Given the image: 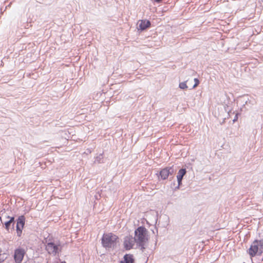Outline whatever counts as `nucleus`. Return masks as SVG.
Returning a JSON list of instances; mask_svg holds the SVG:
<instances>
[{"label": "nucleus", "instance_id": "nucleus-8", "mask_svg": "<svg viewBox=\"0 0 263 263\" xmlns=\"http://www.w3.org/2000/svg\"><path fill=\"white\" fill-rule=\"evenodd\" d=\"M7 218L9 219V220L8 221L3 222L2 217H0V219H1L2 223H3L5 225V229L7 231H9L10 228L12 230H14V225L15 224V221L14 220V217H10L8 216L7 217Z\"/></svg>", "mask_w": 263, "mask_h": 263}, {"label": "nucleus", "instance_id": "nucleus-6", "mask_svg": "<svg viewBox=\"0 0 263 263\" xmlns=\"http://www.w3.org/2000/svg\"><path fill=\"white\" fill-rule=\"evenodd\" d=\"M46 250L48 253L53 255H56L60 251L59 247L53 242H49L46 246Z\"/></svg>", "mask_w": 263, "mask_h": 263}, {"label": "nucleus", "instance_id": "nucleus-9", "mask_svg": "<svg viewBox=\"0 0 263 263\" xmlns=\"http://www.w3.org/2000/svg\"><path fill=\"white\" fill-rule=\"evenodd\" d=\"M186 173V171L185 168H181L177 176V181H178V186L176 187L175 189H179L180 185L182 184V180L183 176L185 175Z\"/></svg>", "mask_w": 263, "mask_h": 263}, {"label": "nucleus", "instance_id": "nucleus-16", "mask_svg": "<svg viewBox=\"0 0 263 263\" xmlns=\"http://www.w3.org/2000/svg\"><path fill=\"white\" fill-rule=\"evenodd\" d=\"M16 232H17V236H21V234L22 233V229H21L20 228L18 227V226L16 227Z\"/></svg>", "mask_w": 263, "mask_h": 263}, {"label": "nucleus", "instance_id": "nucleus-18", "mask_svg": "<svg viewBox=\"0 0 263 263\" xmlns=\"http://www.w3.org/2000/svg\"><path fill=\"white\" fill-rule=\"evenodd\" d=\"M237 119H238V117H237V115H236L234 119H233V122H235L237 120Z\"/></svg>", "mask_w": 263, "mask_h": 263}, {"label": "nucleus", "instance_id": "nucleus-12", "mask_svg": "<svg viewBox=\"0 0 263 263\" xmlns=\"http://www.w3.org/2000/svg\"><path fill=\"white\" fill-rule=\"evenodd\" d=\"M25 222V217L24 216L22 215L18 217L17 219L16 227L18 226L21 229H23Z\"/></svg>", "mask_w": 263, "mask_h": 263}, {"label": "nucleus", "instance_id": "nucleus-3", "mask_svg": "<svg viewBox=\"0 0 263 263\" xmlns=\"http://www.w3.org/2000/svg\"><path fill=\"white\" fill-rule=\"evenodd\" d=\"M259 240H254L249 249V254L251 257H254L259 254Z\"/></svg>", "mask_w": 263, "mask_h": 263}, {"label": "nucleus", "instance_id": "nucleus-19", "mask_svg": "<svg viewBox=\"0 0 263 263\" xmlns=\"http://www.w3.org/2000/svg\"><path fill=\"white\" fill-rule=\"evenodd\" d=\"M155 2L157 3H160L162 2V0H154Z\"/></svg>", "mask_w": 263, "mask_h": 263}, {"label": "nucleus", "instance_id": "nucleus-2", "mask_svg": "<svg viewBox=\"0 0 263 263\" xmlns=\"http://www.w3.org/2000/svg\"><path fill=\"white\" fill-rule=\"evenodd\" d=\"M118 237L112 233L104 234L102 238V243L106 248H114L116 245Z\"/></svg>", "mask_w": 263, "mask_h": 263}, {"label": "nucleus", "instance_id": "nucleus-1", "mask_svg": "<svg viewBox=\"0 0 263 263\" xmlns=\"http://www.w3.org/2000/svg\"><path fill=\"white\" fill-rule=\"evenodd\" d=\"M147 230L143 227H139L135 231L134 239L138 248L143 252L145 249V246L148 240L146 237Z\"/></svg>", "mask_w": 263, "mask_h": 263}, {"label": "nucleus", "instance_id": "nucleus-4", "mask_svg": "<svg viewBox=\"0 0 263 263\" xmlns=\"http://www.w3.org/2000/svg\"><path fill=\"white\" fill-rule=\"evenodd\" d=\"M26 251L24 249L19 247L14 250V259L16 263H21L25 254Z\"/></svg>", "mask_w": 263, "mask_h": 263}, {"label": "nucleus", "instance_id": "nucleus-7", "mask_svg": "<svg viewBox=\"0 0 263 263\" xmlns=\"http://www.w3.org/2000/svg\"><path fill=\"white\" fill-rule=\"evenodd\" d=\"M135 243V239L132 236H126L124 239V247L126 250H130Z\"/></svg>", "mask_w": 263, "mask_h": 263}, {"label": "nucleus", "instance_id": "nucleus-17", "mask_svg": "<svg viewBox=\"0 0 263 263\" xmlns=\"http://www.w3.org/2000/svg\"><path fill=\"white\" fill-rule=\"evenodd\" d=\"M194 81H195V83L193 87V88L196 87L199 83V81L198 79L197 78L194 79Z\"/></svg>", "mask_w": 263, "mask_h": 263}, {"label": "nucleus", "instance_id": "nucleus-11", "mask_svg": "<svg viewBox=\"0 0 263 263\" xmlns=\"http://www.w3.org/2000/svg\"><path fill=\"white\" fill-rule=\"evenodd\" d=\"M135 260L132 254H126L124 255L123 259L120 263H134Z\"/></svg>", "mask_w": 263, "mask_h": 263}, {"label": "nucleus", "instance_id": "nucleus-13", "mask_svg": "<svg viewBox=\"0 0 263 263\" xmlns=\"http://www.w3.org/2000/svg\"><path fill=\"white\" fill-rule=\"evenodd\" d=\"M103 155L102 154H99L98 156L96 157V159L95 161V162H97L98 163H101L103 162Z\"/></svg>", "mask_w": 263, "mask_h": 263}, {"label": "nucleus", "instance_id": "nucleus-10", "mask_svg": "<svg viewBox=\"0 0 263 263\" xmlns=\"http://www.w3.org/2000/svg\"><path fill=\"white\" fill-rule=\"evenodd\" d=\"M139 28L138 29L141 31H143L151 26V22L148 20H140L138 22Z\"/></svg>", "mask_w": 263, "mask_h": 263}, {"label": "nucleus", "instance_id": "nucleus-5", "mask_svg": "<svg viewBox=\"0 0 263 263\" xmlns=\"http://www.w3.org/2000/svg\"><path fill=\"white\" fill-rule=\"evenodd\" d=\"M175 172L173 166L166 167L162 169L159 173V176L163 180L166 179L169 175H173Z\"/></svg>", "mask_w": 263, "mask_h": 263}, {"label": "nucleus", "instance_id": "nucleus-15", "mask_svg": "<svg viewBox=\"0 0 263 263\" xmlns=\"http://www.w3.org/2000/svg\"><path fill=\"white\" fill-rule=\"evenodd\" d=\"M259 254H261L263 253V240H259Z\"/></svg>", "mask_w": 263, "mask_h": 263}, {"label": "nucleus", "instance_id": "nucleus-14", "mask_svg": "<svg viewBox=\"0 0 263 263\" xmlns=\"http://www.w3.org/2000/svg\"><path fill=\"white\" fill-rule=\"evenodd\" d=\"M179 87L181 89L187 88V86L186 84V82L180 83L179 85Z\"/></svg>", "mask_w": 263, "mask_h": 263}]
</instances>
